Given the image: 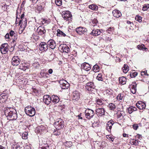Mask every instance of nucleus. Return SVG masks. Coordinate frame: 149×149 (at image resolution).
<instances>
[{"mask_svg": "<svg viewBox=\"0 0 149 149\" xmlns=\"http://www.w3.org/2000/svg\"><path fill=\"white\" fill-rule=\"evenodd\" d=\"M5 113L6 115H7L8 118L10 120H15L17 118L16 111L13 108H8L5 111Z\"/></svg>", "mask_w": 149, "mask_h": 149, "instance_id": "1", "label": "nucleus"}, {"mask_svg": "<svg viewBox=\"0 0 149 149\" xmlns=\"http://www.w3.org/2000/svg\"><path fill=\"white\" fill-rule=\"evenodd\" d=\"M54 126L56 129L60 130L64 127V122L62 119L59 118L54 123Z\"/></svg>", "mask_w": 149, "mask_h": 149, "instance_id": "2", "label": "nucleus"}, {"mask_svg": "<svg viewBox=\"0 0 149 149\" xmlns=\"http://www.w3.org/2000/svg\"><path fill=\"white\" fill-rule=\"evenodd\" d=\"M62 17L64 20L69 21L71 20L72 17L71 14L69 11H67L65 12L63 11L62 12Z\"/></svg>", "mask_w": 149, "mask_h": 149, "instance_id": "3", "label": "nucleus"}, {"mask_svg": "<svg viewBox=\"0 0 149 149\" xmlns=\"http://www.w3.org/2000/svg\"><path fill=\"white\" fill-rule=\"evenodd\" d=\"M85 113L86 117L89 119L93 118L95 114L94 111L89 109H87L86 110Z\"/></svg>", "mask_w": 149, "mask_h": 149, "instance_id": "4", "label": "nucleus"}, {"mask_svg": "<svg viewBox=\"0 0 149 149\" xmlns=\"http://www.w3.org/2000/svg\"><path fill=\"white\" fill-rule=\"evenodd\" d=\"M60 87L62 89H67L70 86L69 84L64 79L60 80L59 81Z\"/></svg>", "mask_w": 149, "mask_h": 149, "instance_id": "5", "label": "nucleus"}, {"mask_svg": "<svg viewBox=\"0 0 149 149\" xmlns=\"http://www.w3.org/2000/svg\"><path fill=\"white\" fill-rule=\"evenodd\" d=\"M20 61V59L19 57L17 56H15L13 57L11 62V64L14 66L18 65Z\"/></svg>", "mask_w": 149, "mask_h": 149, "instance_id": "6", "label": "nucleus"}, {"mask_svg": "<svg viewBox=\"0 0 149 149\" xmlns=\"http://www.w3.org/2000/svg\"><path fill=\"white\" fill-rule=\"evenodd\" d=\"M8 50V45L7 43H4L1 45L0 51L2 54H6Z\"/></svg>", "mask_w": 149, "mask_h": 149, "instance_id": "7", "label": "nucleus"}, {"mask_svg": "<svg viewBox=\"0 0 149 149\" xmlns=\"http://www.w3.org/2000/svg\"><path fill=\"white\" fill-rule=\"evenodd\" d=\"M39 48L41 51H46L48 48V44L45 42H41L39 46Z\"/></svg>", "mask_w": 149, "mask_h": 149, "instance_id": "8", "label": "nucleus"}, {"mask_svg": "<svg viewBox=\"0 0 149 149\" xmlns=\"http://www.w3.org/2000/svg\"><path fill=\"white\" fill-rule=\"evenodd\" d=\"M76 31L78 34L81 35L86 33L87 30L85 27H79L76 29Z\"/></svg>", "mask_w": 149, "mask_h": 149, "instance_id": "9", "label": "nucleus"}, {"mask_svg": "<svg viewBox=\"0 0 149 149\" xmlns=\"http://www.w3.org/2000/svg\"><path fill=\"white\" fill-rule=\"evenodd\" d=\"M52 98L48 95H45L43 97V102L45 104L48 105L50 104L52 101Z\"/></svg>", "mask_w": 149, "mask_h": 149, "instance_id": "10", "label": "nucleus"}, {"mask_svg": "<svg viewBox=\"0 0 149 149\" xmlns=\"http://www.w3.org/2000/svg\"><path fill=\"white\" fill-rule=\"evenodd\" d=\"M80 93L78 91H74L72 94V99L76 101H78L80 97Z\"/></svg>", "mask_w": 149, "mask_h": 149, "instance_id": "11", "label": "nucleus"}, {"mask_svg": "<svg viewBox=\"0 0 149 149\" xmlns=\"http://www.w3.org/2000/svg\"><path fill=\"white\" fill-rule=\"evenodd\" d=\"M59 48L63 52L68 53L70 50L69 47L65 44H61L59 47Z\"/></svg>", "mask_w": 149, "mask_h": 149, "instance_id": "12", "label": "nucleus"}, {"mask_svg": "<svg viewBox=\"0 0 149 149\" xmlns=\"http://www.w3.org/2000/svg\"><path fill=\"white\" fill-rule=\"evenodd\" d=\"M136 106L139 109H145L146 105L145 103L141 101H139L136 103Z\"/></svg>", "mask_w": 149, "mask_h": 149, "instance_id": "13", "label": "nucleus"}, {"mask_svg": "<svg viewBox=\"0 0 149 149\" xmlns=\"http://www.w3.org/2000/svg\"><path fill=\"white\" fill-rule=\"evenodd\" d=\"M37 31L39 35H42L44 34L46 32L45 27L41 25L37 29Z\"/></svg>", "mask_w": 149, "mask_h": 149, "instance_id": "14", "label": "nucleus"}, {"mask_svg": "<svg viewBox=\"0 0 149 149\" xmlns=\"http://www.w3.org/2000/svg\"><path fill=\"white\" fill-rule=\"evenodd\" d=\"M49 47L52 49H54L56 47V43L55 41L53 39L49 40L47 42Z\"/></svg>", "mask_w": 149, "mask_h": 149, "instance_id": "15", "label": "nucleus"}, {"mask_svg": "<svg viewBox=\"0 0 149 149\" xmlns=\"http://www.w3.org/2000/svg\"><path fill=\"white\" fill-rule=\"evenodd\" d=\"M96 113L98 116H102L104 114L105 110L103 108H99L96 109Z\"/></svg>", "mask_w": 149, "mask_h": 149, "instance_id": "16", "label": "nucleus"}, {"mask_svg": "<svg viewBox=\"0 0 149 149\" xmlns=\"http://www.w3.org/2000/svg\"><path fill=\"white\" fill-rule=\"evenodd\" d=\"M81 68L86 71H88L91 70L90 65L88 63H84L81 65Z\"/></svg>", "mask_w": 149, "mask_h": 149, "instance_id": "17", "label": "nucleus"}, {"mask_svg": "<svg viewBox=\"0 0 149 149\" xmlns=\"http://www.w3.org/2000/svg\"><path fill=\"white\" fill-rule=\"evenodd\" d=\"M36 111L34 108H32L31 109L29 110H26V113L30 116H33L35 114Z\"/></svg>", "mask_w": 149, "mask_h": 149, "instance_id": "18", "label": "nucleus"}, {"mask_svg": "<svg viewBox=\"0 0 149 149\" xmlns=\"http://www.w3.org/2000/svg\"><path fill=\"white\" fill-rule=\"evenodd\" d=\"M40 74L42 78H49V74L48 73L45 72V70H41L40 72Z\"/></svg>", "mask_w": 149, "mask_h": 149, "instance_id": "19", "label": "nucleus"}, {"mask_svg": "<svg viewBox=\"0 0 149 149\" xmlns=\"http://www.w3.org/2000/svg\"><path fill=\"white\" fill-rule=\"evenodd\" d=\"M112 13L113 16L119 18L121 15V13L118 10H114L113 11Z\"/></svg>", "mask_w": 149, "mask_h": 149, "instance_id": "20", "label": "nucleus"}, {"mask_svg": "<svg viewBox=\"0 0 149 149\" xmlns=\"http://www.w3.org/2000/svg\"><path fill=\"white\" fill-rule=\"evenodd\" d=\"M101 31L99 29L93 30L90 33L91 35L93 36H97L100 34Z\"/></svg>", "mask_w": 149, "mask_h": 149, "instance_id": "21", "label": "nucleus"}, {"mask_svg": "<svg viewBox=\"0 0 149 149\" xmlns=\"http://www.w3.org/2000/svg\"><path fill=\"white\" fill-rule=\"evenodd\" d=\"M51 98H52V101L53 103H57L60 100L59 97L56 95H52Z\"/></svg>", "mask_w": 149, "mask_h": 149, "instance_id": "22", "label": "nucleus"}, {"mask_svg": "<svg viewBox=\"0 0 149 149\" xmlns=\"http://www.w3.org/2000/svg\"><path fill=\"white\" fill-rule=\"evenodd\" d=\"M128 112L130 114H131L133 111H136L137 110V108L135 107L131 106L127 109Z\"/></svg>", "mask_w": 149, "mask_h": 149, "instance_id": "23", "label": "nucleus"}, {"mask_svg": "<svg viewBox=\"0 0 149 149\" xmlns=\"http://www.w3.org/2000/svg\"><path fill=\"white\" fill-rule=\"evenodd\" d=\"M120 84L121 85L125 84L126 82V79L124 77H120L119 79Z\"/></svg>", "mask_w": 149, "mask_h": 149, "instance_id": "24", "label": "nucleus"}, {"mask_svg": "<svg viewBox=\"0 0 149 149\" xmlns=\"http://www.w3.org/2000/svg\"><path fill=\"white\" fill-rule=\"evenodd\" d=\"M38 129L39 130H38L39 131L38 132L39 133H45V132H46V128L45 126L43 125H41L39 126L38 128Z\"/></svg>", "mask_w": 149, "mask_h": 149, "instance_id": "25", "label": "nucleus"}, {"mask_svg": "<svg viewBox=\"0 0 149 149\" xmlns=\"http://www.w3.org/2000/svg\"><path fill=\"white\" fill-rule=\"evenodd\" d=\"M89 8L93 10H96L98 9V7L95 4H93L89 6Z\"/></svg>", "mask_w": 149, "mask_h": 149, "instance_id": "26", "label": "nucleus"}, {"mask_svg": "<svg viewBox=\"0 0 149 149\" xmlns=\"http://www.w3.org/2000/svg\"><path fill=\"white\" fill-rule=\"evenodd\" d=\"M18 38L17 35H15V36H14V38H13V41L12 42V44L13 47H15L16 44L17 43V39Z\"/></svg>", "mask_w": 149, "mask_h": 149, "instance_id": "27", "label": "nucleus"}, {"mask_svg": "<svg viewBox=\"0 0 149 149\" xmlns=\"http://www.w3.org/2000/svg\"><path fill=\"white\" fill-rule=\"evenodd\" d=\"M129 68L128 65L125 64L124 65L123 67L122 68V70L123 72L124 73H126L129 70Z\"/></svg>", "mask_w": 149, "mask_h": 149, "instance_id": "28", "label": "nucleus"}, {"mask_svg": "<svg viewBox=\"0 0 149 149\" xmlns=\"http://www.w3.org/2000/svg\"><path fill=\"white\" fill-rule=\"evenodd\" d=\"M57 34L58 36L65 37L66 36V34L59 29L57 30Z\"/></svg>", "mask_w": 149, "mask_h": 149, "instance_id": "29", "label": "nucleus"}, {"mask_svg": "<svg viewBox=\"0 0 149 149\" xmlns=\"http://www.w3.org/2000/svg\"><path fill=\"white\" fill-rule=\"evenodd\" d=\"M100 70V68L97 65H95L93 67V70L95 72H98Z\"/></svg>", "mask_w": 149, "mask_h": 149, "instance_id": "30", "label": "nucleus"}, {"mask_svg": "<svg viewBox=\"0 0 149 149\" xmlns=\"http://www.w3.org/2000/svg\"><path fill=\"white\" fill-rule=\"evenodd\" d=\"M114 28L113 27H110L108 28L106 31L107 33H110L112 34L114 31Z\"/></svg>", "mask_w": 149, "mask_h": 149, "instance_id": "31", "label": "nucleus"}, {"mask_svg": "<svg viewBox=\"0 0 149 149\" xmlns=\"http://www.w3.org/2000/svg\"><path fill=\"white\" fill-rule=\"evenodd\" d=\"M138 74L137 72H134V71H132L130 72V77L132 78H134L136 77Z\"/></svg>", "mask_w": 149, "mask_h": 149, "instance_id": "32", "label": "nucleus"}, {"mask_svg": "<svg viewBox=\"0 0 149 149\" xmlns=\"http://www.w3.org/2000/svg\"><path fill=\"white\" fill-rule=\"evenodd\" d=\"M86 85L91 89H94L95 87L94 83L91 82H90L86 84Z\"/></svg>", "mask_w": 149, "mask_h": 149, "instance_id": "33", "label": "nucleus"}, {"mask_svg": "<svg viewBox=\"0 0 149 149\" xmlns=\"http://www.w3.org/2000/svg\"><path fill=\"white\" fill-rule=\"evenodd\" d=\"M108 107L110 110H114L116 108V107L114 104L113 103H110L109 104Z\"/></svg>", "mask_w": 149, "mask_h": 149, "instance_id": "34", "label": "nucleus"}, {"mask_svg": "<svg viewBox=\"0 0 149 149\" xmlns=\"http://www.w3.org/2000/svg\"><path fill=\"white\" fill-rule=\"evenodd\" d=\"M64 144L67 147H70L72 146V143L71 141H66L65 142Z\"/></svg>", "mask_w": 149, "mask_h": 149, "instance_id": "35", "label": "nucleus"}, {"mask_svg": "<svg viewBox=\"0 0 149 149\" xmlns=\"http://www.w3.org/2000/svg\"><path fill=\"white\" fill-rule=\"evenodd\" d=\"M55 2L56 5L58 6H60L62 4L61 0H55Z\"/></svg>", "mask_w": 149, "mask_h": 149, "instance_id": "36", "label": "nucleus"}, {"mask_svg": "<svg viewBox=\"0 0 149 149\" xmlns=\"http://www.w3.org/2000/svg\"><path fill=\"white\" fill-rule=\"evenodd\" d=\"M99 124V121H95L94 123H93L92 124V127H97L98 126V125Z\"/></svg>", "mask_w": 149, "mask_h": 149, "instance_id": "37", "label": "nucleus"}, {"mask_svg": "<svg viewBox=\"0 0 149 149\" xmlns=\"http://www.w3.org/2000/svg\"><path fill=\"white\" fill-rule=\"evenodd\" d=\"M123 97V94L121 93L119 94L117 97V99L118 100H120L122 99Z\"/></svg>", "mask_w": 149, "mask_h": 149, "instance_id": "38", "label": "nucleus"}, {"mask_svg": "<svg viewBox=\"0 0 149 149\" xmlns=\"http://www.w3.org/2000/svg\"><path fill=\"white\" fill-rule=\"evenodd\" d=\"M135 20L140 22L142 21V17L140 16H136L135 18Z\"/></svg>", "mask_w": 149, "mask_h": 149, "instance_id": "39", "label": "nucleus"}, {"mask_svg": "<svg viewBox=\"0 0 149 149\" xmlns=\"http://www.w3.org/2000/svg\"><path fill=\"white\" fill-rule=\"evenodd\" d=\"M136 85L137 84L136 82H133L131 85V87H130L131 89H136Z\"/></svg>", "mask_w": 149, "mask_h": 149, "instance_id": "40", "label": "nucleus"}, {"mask_svg": "<svg viewBox=\"0 0 149 149\" xmlns=\"http://www.w3.org/2000/svg\"><path fill=\"white\" fill-rule=\"evenodd\" d=\"M58 129H56V130H55L53 133L55 135H59L60 134V132Z\"/></svg>", "mask_w": 149, "mask_h": 149, "instance_id": "41", "label": "nucleus"}, {"mask_svg": "<svg viewBox=\"0 0 149 149\" xmlns=\"http://www.w3.org/2000/svg\"><path fill=\"white\" fill-rule=\"evenodd\" d=\"M97 79L99 81H102L103 78L102 77V75L101 74H99L97 77Z\"/></svg>", "mask_w": 149, "mask_h": 149, "instance_id": "42", "label": "nucleus"}, {"mask_svg": "<svg viewBox=\"0 0 149 149\" xmlns=\"http://www.w3.org/2000/svg\"><path fill=\"white\" fill-rule=\"evenodd\" d=\"M148 8H149V4H145L142 8V10L143 11H146Z\"/></svg>", "mask_w": 149, "mask_h": 149, "instance_id": "43", "label": "nucleus"}, {"mask_svg": "<svg viewBox=\"0 0 149 149\" xmlns=\"http://www.w3.org/2000/svg\"><path fill=\"white\" fill-rule=\"evenodd\" d=\"M9 33V34L10 36L11 37H13V36H15V35H17V34L15 33V32L12 30H11L10 31Z\"/></svg>", "mask_w": 149, "mask_h": 149, "instance_id": "44", "label": "nucleus"}, {"mask_svg": "<svg viewBox=\"0 0 149 149\" xmlns=\"http://www.w3.org/2000/svg\"><path fill=\"white\" fill-rule=\"evenodd\" d=\"M96 101L97 104L99 105H102L103 104L102 100L100 99H97Z\"/></svg>", "mask_w": 149, "mask_h": 149, "instance_id": "45", "label": "nucleus"}, {"mask_svg": "<svg viewBox=\"0 0 149 149\" xmlns=\"http://www.w3.org/2000/svg\"><path fill=\"white\" fill-rule=\"evenodd\" d=\"M114 124V122L110 120L108 121L107 123V126H109L110 127H111Z\"/></svg>", "mask_w": 149, "mask_h": 149, "instance_id": "46", "label": "nucleus"}, {"mask_svg": "<svg viewBox=\"0 0 149 149\" xmlns=\"http://www.w3.org/2000/svg\"><path fill=\"white\" fill-rule=\"evenodd\" d=\"M32 89L33 91V92L35 93V94H39V91L38 90H37L36 88H32Z\"/></svg>", "mask_w": 149, "mask_h": 149, "instance_id": "47", "label": "nucleus"}, {"mask_svg": "<svg viewBox=\"0 0 149 149\" xmlns=\"http://www.w3.org/2000/svg\"><path fill=\"white\" fill-rule=\"evenodd\" d=\"M33 66L36 68H39L40 65L38 62H35L33 64Z\"/></svg>", "mask_w": 149, "mask_h": 149, "instance_id": "48", "label": "nucleus"}, {"mask_svg": "<svg viewBox=\"0 0 149 149\" xmlns=\"http://www.w3.org/2000/svg\"><path fill=\"white\" fill-rule=\"evenodd\" d=\"M28 133L27 132H25L22 134V137L23 139H26L27 138Z\"/></svg>", "mask_w": 149, "mask_h": 149, "instance_id": "49", "label": "nucleus"}, {"mask_svg": "<svg viewBox=\"0 0 149 149\" xmlns=\"http://www.w3.org/2000/svg\"><path fill=\"white\" fill-rule=\"evenodd\" d=\"M92 23L94 24L93 25V26H95V25H96L97 24V23L98 21L97 19H94L92 21Z\"/></svg>", "mask_w": 149, "mask_h": 149, "instance_id": "50", "label": "nucleus"}, {"mask_svg": "<svg viewBox=\"0 0 149 149\" xmlns=\"http://www.w3.org/2000/svg\"><path fill=\"white\" fill-rule=\"evenodd\" d=\"M15 145V149H20L22 147L19 144L17 143Z\"/></svg>", "mask_w": 149, "mask_h": 149, "instance_id": "51", "label": "nucleus"}, {"mask_svg": "<svg viewBox=\"0 0 149 149\" xmlns=\"http://www.w3.org/2000/svg\"><path fill=\"white\" fill-rule=\"evenodd\" d=\"M45 146H42L41 147H39V149H47V148H49V146L48 144H45Z\"/></svg>", "mask_w": 149, "mask_h": 149, "instance_id": "52", "label": "nucleus"}, {"mask_svg": "<svg viewBox=\"0 0 149 149\" xmlns=\"http://www.w3.org/2000/svg\"><path fill=\"white\" fill-rule=\"evenodd\" d=\"M37 10H38L39 12H40L42 9V7L41 6H38L36 8Z\"/></svg>", "mask_w": 149, "mask_h": 149, "instance_id": "53", "label": "nucleus"}, {"mask_svg": "<svg viewBox=\"0 0 149 149\" xmlns=\"http://www.w3.org/2000/svg\"><path fill=\"white\" fill-rule=\"evenodd\" d=\"M27 24V20L26 18L24 19V20L23 23V26L24 28H25Z\"/></svg>", "mask_w": 149, "mask_h": 149, "instance_id": "54", "label": "nucleus"}, {"mask_svg": "<svg viewBox=\"0 0 149 149\" xmlns=\"http://www.w3.org/2000/svg\"><path fill=\"white\" fill-rule=\"evenodd\" d=\"M141 75L142 76H144L145 75H147V76H148V74L147 73V71H144L141 72Z\"/></svg>", "mask_w": 149, "mask_h": 149, "instance_id": "55", "label": "nucleus"}, {"mask_svg": "<svg viewBox=\"0 0 149 149\" xmlns=\"http://www.w3.org/2000/svg\"><path fill=\"white\" fill-rule=\"evenodd\" d=\"M5 38L6 39L9 40L10 38V35L8 33H7L5 36Z\"/></svg>", "mask_w": 149, "mask_h": 149, "instance_id": "56", "label": "nucleus"}, {"mask_svg": "<svg viewBox=\"0 0 149 149\" xmlns=\"http://www.w3.org/2000/svg\"><path fill=\"white\" fill-rule=\"evenodd\" d=\"M138 127L139 126L137 124H134L133 125V128L135 130H136L138 128Z\"/></svg>", "mask_w": 149, "mask_h": 149, "instance_id": "57", "label": "nucleus"}, {"mask_svg": "<svg viewBox=\"0 0 149 149\" xmlns=\"http://www.w3.org/2000/svg\"><path fill=\"white\" fill-rule=\"evenodd\" d=\"M139 142H140L139 141H138L136 140H135V141H133V145L135 146L139 144Z\"/></svg>", "mask_w": 149, "mask_h": 149, "instance_id": "58", "label": "nucleus"}, {"mask_svg": "<svg viewBox=\"0 0 149 149\" xmlns=\"http://www.w3.org/2000/svg\"><path fill=\"white\" fill-rule=\"evenodd\" d=\"M131 92L133 94H134L136 93V89H131L130 88Z\"/></svg>", "mask_w": 149, "mask_h": 149, "instance_id": "59", "label": "nucleus"}, {"mask_svg": "<svg viewBox=\"0 0 149 149\" xmlns=\"http://www.w3.org/2000/svg\"><path fill=\"white\" fill-rule=\"evenodd\" d=\"M112 127H110L109 126H107V130L109 132H110L111 130V129Z\"/></svg>", "mask_w": 149, "mask_h": 149, "instance_id": "60", "label": "nucleus"}, {"mask_svg": "<svg viewBox=\"0 0 149 149\" xmlns=\"http://www.w3.org/2000/svg\"><path fill=\"white\" fill-rule=\"evenodd\" d=\"M17 16L18 15H17L16 16V22H15L16 24H17L18 22H19V21H20L19 18H18Z\"/></svg>", "mask_w": 149, "mask_h": 149, "instance_id": "61", "label": "nucleus"}, {"mask_svg": "<svg viewBox=\"0 0 149 149\" xmlns=\"http://www.w3.org/2000/svg\"><path fill=\"white\" fill-rule=\"evenodd\" d=\"M29 66L28 65L26 66L25 65H24L23 67V68L22 69L23 70H25L26 69H27L29 68Z\"/></svg>", "mask_w": 149, "mask_h": 149, "instance_id": "62", "label": "nucleus"}, {"mask_svg": "<svg viewBox=\"0 0 149 149\" xmlns=\"http://www.w3.org/2000/svg\"><path fill=\"white\" fill-rule=\"evenodd\" d=\"M24 18H22V19H21L19 21V25H20L21 24H23L24 20Z\"/></svg>", "mask_w": 149, "mask_h": 149, "instance_id": "63", "label": "nucleus"}, {"mask_svg": "<svg viewBox=\"0 0 149 149\" xmlns=\"http://www.w3.org/2000/svg\"><path fill=\"white\" fill-rule=\"evenodd\" d=\"M118 117L119 118H123V117H124V116L123 115V114L121 113H120V114H118Z\"/></svg>", "mask_w": 149, "mask_h": 149, "instance_id": "64", "label": "nucleus"}]
</instances>
